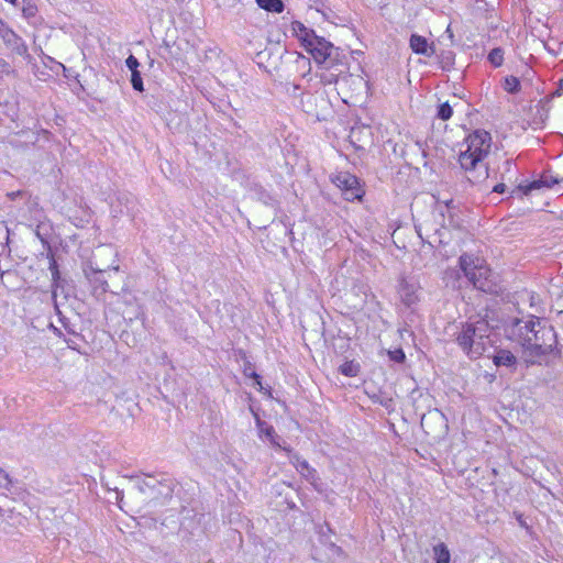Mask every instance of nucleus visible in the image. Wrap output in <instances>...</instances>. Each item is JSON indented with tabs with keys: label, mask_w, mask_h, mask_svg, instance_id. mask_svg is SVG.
<instances>
[{
	"label": "nucleus",
	"mask_w": 563,
	"mask_h": 563,
	"mask_svg": "<svg viewBox=\"0 0 563 563\" xmlns=\"http://www.w3.org/2000/svg\"><path fill=\"white\" fill-rule=\"evenodd\" d=\"M509 335L521 346L528 363H536L541 356L553 353L558 345L554 328L534 316L516 320L509 329Z\"/></svg>",
	"instance_id": "f257e3e1"
},
{
	"label": "nucleus",
	"mask_w": 563,
	"mask_h": 563,
	"mask_svg": "<svg viewBox=\"0 0 563 563\" xmlns=\"http://www.w3.org/2000/svg\"><path fill=\"white\" fill-rule=\"evenodd\" d=\"M455 341L470 358L481 357L492 345L488 323L485 320L462 323Z\"/></svg>",
	"instance_id": "f03ea898"
},
{
	"label": "nucleus",
	"mask_w": 563,
	"mask_h": 563,
	"mask_svg": "<svg viewBox=\"0 0 563 563\" xmlns=\"http://www.w3.org/2000/svg\"><path fill=\"white\" fill-rule=\"evenodd\" d=\"M492 147L490 134L484 130H477L470 134L461 146L459 163L465 172L483 168V175H487V168L483 161Z\"/></svg>",
	"instance_id": "7ed1b4c3"
},
{
	"label": "nucleus",
	"mask_w": 563,
	"mask_h": 563,
	"mask_svg": "<svg viewBox=\"0 0 563 563\" xmlns=\"http://www.w3.org/2000/svg\"><path fill=\"white\" fill-rule=\"evenodd\" d=\"M460 267L475 288L484 292L497 291V277L483 258L463 254L460 257Z\"/></svg>",
	"instance_id": "20e7f679"
},
{
	"label": "nucleus",
	"mask_w": 563,
	"mask_h": 563,
	"mask_svg": "<svg viewBox=\"0 0 563 563\" xmlns=\"http://www.w3.org/2000/svg\"><path fill=\"white\" fill-rule=\"evenodd\" d=\"M312 45L305 48L319 65H323L325 68H331L335 60L336 48L323 37L318 36Z\"/></svg>",
	"instance_id": "39448f33"
},
{
	"label": "nucleus",
	"mask_w": 563,
	"mask_h": 563,
	"mask_svg": "<svg viewBox=\"0 0 563 563\" xmlns=\"http://www.w3.org/2000/svg\"><path fill=\"white\" fill-rule=\"evenodd\" d=\"M332 181L342 190L346 200L353 201L355 199H361L364 194L358 179L347 172L338 173L333 177Z\"/></svg>",
	"instance_id": "423d86ee"
},
{
	"label": "nucleus",
	"mask_w": 563,
	"mask_h": 563,
	"mask_svg": "<svg viewBox=\"0 0 563 563\" xmlns=\"http://www.w3.org/2000/svg\"><path fill=\"white\" fill-rule=\"evenodd\" d=\"M400 301L408 308H411L421 299V286L415 278H401L397 289Z\"/></svg>",
	"instance_id": "0eeeda50"
},
{
	"label": "nucleus",
	"mask_w": 563,
	"mask_h": 563,
	"mask_svg": "<svg viewBox=\"0 0 563 563\" xmlns=\"http://www.w3.org/2000/svg\"><path fill=\"white\" fill-rule=\"evenodd\" d=\"M284 451H286L288 453L290 463L300 473V475L306 481H308L316 489H319V486H318L319 477L317 475V471L314 468H312L306 460H303L299 455L292 453V451L289 448H284Z\"/></svg>",
	"instance_id": "6e6552de"
},
{
	"label": "nucleus",
	"mask_w": 563,
	"mask_h": 563,
	"mask_svg": "<svg viewBox=\"0 0 563 563\" xmlns=\"http://www.w3.org/2000/svg\"><path fill=\"white\" fill-rule=\"evenodd\" d=\"M559 184V179L550 174L540 176L539 179L527 184H520L512 195L520 192L521 195L528 196L536 190H547L553 188L554 185Z\"/></svg>",
	"instance_id": "1a4fd4ad"
},
{
	"label": "nucleus",
	"mask_w": 563,
	"mask_h": 563,
	"mask_svg": "<svg viewBox=\"0 0 563 563\" xmlns=\"http://www.w3.org/2000/svg\"><path fill=\"white\" fill-rule=\"evenodd\" d=\"M84 273L92 287L95 296H100L108 291L109 285L103 278L101 269L89 265L84 269Z\"/></svg>",
	"instance_id": "9d476101"
},
{
	"label": "nucleus",
	"mask_w": 563,
	"mask_h": 563,
	"mask_svg": "<svg viewBox=\"0 0 563 563\" xmlns=\"http://www.w3.org/2000/svg\"><path fill=\"white\" fill-rule=\"evenodd\" d=\"M290 30L294 36L300 41L303 48L312 45L311 43L318 37L313 30L308 29L303 23L299 21L291 22Z\"/></svg>",
	"instance_id": "9b49d317"
},
{
	"label": "nucleus",
	"mask_w": 563,
	"mask_h": 563,
	"mask_svg": "<svg viewBox=\"0 0 563 563\" xmlns=\"http://www.w3.org/2000/svg\"><path fill=\"white\" fill-rule=\"evenodd\" d=\"M256 427L260 439L268 441L273 446L284 450L285 446H282L279 438L276 435L275 430L271 424L256 417Z\"/></svg>",
	"instance_id": "f8f14e48"
},
{
	"label": "nucleus",
	"mask_w": 563,
	"mask_h": 563,
	"mask_svg": "<svg viewBox=\"0 0 563 563\" xmlns=\"http://www.w3.org/2000/svg\"><path fill=\"white\" fill-rule=\"evenodd\" d=\"M410 48L413 53L424 56H432L434 54V47L429 44L428 40L419 34H412L409 40Z\"/></svg>",
	"instance_id": "ddd939ff"
},
{
	"label": "nucleus",
	"mask_w": 563,
	"mask_h": 563,
	"mask_svg": "<svg viewBox=\"0 0 563 563\" xmlns=\"http://www.w3.org/2000/svg\"><path fill=\"white\" fill-rule=\"evenodd\" d=\"M496 366H514L517 362L516 356L508 350H499L493 357Z\"/></svg>",
	"instance_id": "4468645a"
},
{
	"label": "nucleus",
	"mask_w": 563,
	"mask_h": 563,
	"mask_svg": "<svg viewBox=\"0 0 563 563\" xmlns=\"http://www.w3.org/2000/svg\"><path fill=\"white\" fill-rule=\"evenodd\" d=\"M257 5L271 13H282L285 9L282 0H256Z\"/></svg>",
	"instance_id": "2eb2a0df"
},
{
	"label": "nucleus",
	"mask_w": 563,
	"mask_h": 563,
	"mask_svg": "<svg viewBox=\"0 0 563 563\" xmlns=\"http://www.w3.org/2000/svg\"><path fill=\"white\" fill-rule=\"evenodd\" d=\"M433 556L435 563H450L451 561L450 551L443 542H440L433 547Z\"/></svg>",
	"instance_id": "dca6fc26"
},
{
	"label": "nucleus",
	"mask_w": 563,
	"mask_h": 563,
	"mask_svg": "<svg viewBox=\"0 0 563 563\" xmlns=\"http://www.w3.org/2000/svg\"><path fill=\"white\" fill-rule=\"evenodd\" d=\"M503 88L509 93H517L521 88V84L517 77L507 76L504 79Z\"/></svg>",
	"instance_id": "f3484780"
},
{
	"label": "nucleus",
	"mask_w": 563,
	"mask_h": 563,
	"mask_svg": "<svg viewBox=\"0 0 563 563\" xmlns=\"http://www.w3.org/2000/svg\"><path fill=\"white\" fill-rule=\"evenodd\" d=\"M49 272H51V275H52V280H53V299L56 298V288L58 287V282H59V278H60V275H59V269H58V266H57V263L56 261L54 260V257L51 258V262H49Z\"/></svg>",
	"instance_id": "a211bd4d"
},
{
	"label": "nucleus",
	"mask_w": 563,
	"mask_h": 563,
	"mask_svg": "<svg viewBox=\"0 0 563 563\" xmlns=\"http://www.w3.org/2000/svg\"><path fill=\"white\" fill-rule=\"evenodd\" d=\"M340 372L344 376L354 377L358 373V366L354 362H345L340 366Z\"/></svg>",
	"instance_id": "6ab92c4d"
},
{
	"label": "nucleus",
	"mask_w": 563,
	"mask_h": 563,
	"mask_svg": "<svg viewBox=\"0 0 563 563\" xmlns=\"http://www.w3.org/2000/svg\"><path fill=\"white\" fill-rule=\"evenodd\" d=\"M488 60L495 67H499L504 62L503 51L500 48H494L493 51H490V53L488 54Z\"/></svg>",
	"instance_id": "aec40b11"
},
{
	"label": "nucleus",
	"mask_w": 563,
	"mask_h": 563,
	"mask_svg": "<svg viewBox=\"0 0 563 563\" xmlns=\"http://www.w3.org/2000/svg\"><path fill=\"white\" fill-rule=\"evenodd\" d=\"M452 107L448 102H444L439 106L437 115L439 119L446 121L452 117Z\"/></svg>",
	"instance_id": "412c9836"
},
{
	"label": "nucleus",
	"mask_w": 563,
	"mask_h": 563,
	"mask_svg": "<svg viewBox=\"0 0 563 563\" xmlns=\"http://www.w3.org/2000/svg\"><path fill=\"white\" fill-rule=\"evenodd\" d=\"M131 84L134 90L140 92L144 90L143 79L139 70L131 71Z\"/></svg>",
	"instance_id": "4be33fe9"
},
{
	"label": "nucleus",
	"mask_w": 563,
	"mask_h": 563,
	"mask_svg": "<svg viewBox=\"0 0 563 563\" xmlns=\"http://www.w3.org/2000/svg\"><path fill=\"white\" fill-rule=\"evenodd\" d=\"M388 355L391 361L397 362V363H402L406 358V355L401 349L389 351Z\"/></svg>",
	"instance_id": "5701e85b"
},
{
	"label": "nucleus",
	"mask_w": 563,
	"mask_h": 563,
	"mask_svg": "<svg viewBox=\"0 0 563 563\" xmlns=\"http://www.w3.org/2000/svg\"><path fill=\"white\" fill-rule=\"evenodd\" d=\"M125 65L130 69V71L139 70L140 63L134 55H130L125 59Z\"/></svg>",
	"instance_id": "b1692460"
},
{
	"label": "nucleus",
	"mask_w": 563,
	"mask_h": 563,
	"mask_svg": "<svg viewBox=\"0 0 563 563\" xmlns=\"http://www.w3.org/2000/svg\"><path fill=\"white\" fill-rule=\"evenodd\" d=\"M11 486L9 475L0 468V488L8 489Z\"/></svg>",
	"instance_id": "393cba45"
},
{
	"label": "nucleus",
	"mask_w": 563,
	"mask_h": 563,
	"mask_svg": "<svg viewBox=\"0 0 563 563\" xmlns=\"http://www.w3.org/2000/svg\"><path fill=\"white\" fill-rule=\"evenodd\" d=\"M8 73H9V64L3 58H0V74H8Z\"/></svg>",
	"instance_id": "a878e982"
},
{
	"label": "nucleus",
	"mask_w": 563,
	"mask_h": 563,
	"mask_svg": "<svg viewBox=\"0 0 563 563\" xmlns=\"http://www.w3.org/2000/svg\"><path fill=\"white\" fill-rule=\"evenodd\" d=\"M23 13L26 16H32L35 13V8L33 5L25 7L23 8Z\"/></svg>",
	"instance_id": "bb28decb"
},
{
	"label": "nucleus",
	"mask_w": 563,
	"mask_h": 563,
	"mask_svg": "<svg viewBox=\"0 0 563 563\" xmlns=\"http://www.w3.org/2000/svg\"><path fill=\"white\" fill-rule=\"evenodd\" d=\"M505 189H506V185L505 184H497L493 188V191L498 192V194H503V192H505Z\"/></svg>",
	"instance_id": "cd10ccee"
},
{
	"label": "nucleus",
	"mask_w": 563,
	"mask_h": 563,
	"mask_svg": "<svg viewBox=\"0 0 563 563\" xmlns=\"http://www.w3.org/2000/svg\"><path fill=\"white\" fill-rule=\"evenodd\" d=\"M554 96H562L563 95V80H561L559 88L554 91Z\"/></svg>",
	"instance_id": "c85d7f7f"
},
{
	"label": "nucleus",
	"mask_w": 563,
	"mask_h": 563,
	"mask_svg": "<svg viewBox=\"0 0 563 563\" xmlns=\"http://www.w3.org/2000/svg\"><path fill=\"white\" fill-rule=\"evenodd\" d=\"M252 377L256 380V384L261 386V376L256 373H252Z\"/></svg>",
	"instance_id": "c756f323"
},
{
	"label": "nucleus",
	"mask_w": 563,
	"mask_h": 563,
	"mask_svg": "<svg viewBox=\"0 0 563 563\" xmlns=\"http://www.w3.org/2000/svg\"><path fill=\"white\" fill-rule=\"evenodd\" d=\"M323 80H325L328 84H331L332 81H335V79L333 78V75H331L330 78H322Z\"/></svg>",
	"instance_id": "7c9ffc66"
},
{
	"label": "nucleus",
	"mask_w": 563,
	"mask_h": 563,
	"mask_svg": "<svg viewBox=\"0 0 563 563\" xmlns=\"http://www.w3.org/2000/svg\"><path fill=\"white\" fill-rule=\"evenodd\" d=\"M111 269H113L114 272H118L119 271V266H113Z\"/></svg>",
	"instance_id": "2f4dec72"
}]
</instances>
